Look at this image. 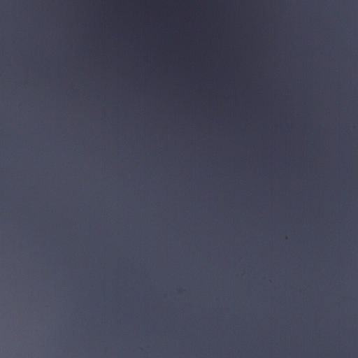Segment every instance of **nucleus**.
Segmentation results:
<instances>
[{
	"mask_svg": "<svg viewBox=\"0 0 358 358\" xmlns=\"http://www.w3.org/2000/svg\"><path fill=\"white\" fill-rule=\"evenodd\" d=\"M309 226H310V227H312L313 225H312V224H310Z\"/></svg>",
	"mask_w": 358,
	"mask_h": 358,
	"instance_id": "11",
	"label": "nucleus"
},
{
	"mask_svg": "<svg viewBox=\"0 0 358 358\" xmlns=\"http://www.w3.org/2000/svg\"><path fill=\"white\" fill-rule=\"evenodd\" d=\"M334 223L333 222H329V224H333Z\"/></svg>",
	"mask_w": 358,
	"mask_h": 358,
	"instance_id": "2",
	"label": "nucleus"
},
{
	"mask_svg": "<svg viewBox=\"0 0 358 358\" xmlns=\"http://www.w3.org/2000/svg\"><path fill=\"white\" fill-rule=\"evenodd\" d=\"M250 227H252L253 225H252V224H250Z\"/></svg>",
	"mask_w": 358,
	"mask_h": 358,
	"instance_id": "10",
	"label": "nucleus"
},
{
	"mask_svg": "<svg viewBox=\"0 0 358 358\" xmlns=\"http://www.w3.org/2000/svg\"><path fill=\"white\" fill-rule=\"evenodd\" d=\"M294 224H297L298 223H297V222H295Z\"/></svg>",
	"mask_w": 358,
	"mask_h": 358,
	"instance_id": "5",
	"label": "nucleus"
},
{
	"mask_svg": "<svg viewBox=\"0 0 358 358\" xmlns=\"http://www.w3.org/2000/svg\"><path fill=\"white\" fill-rule=\"evenodd\" d=\"M334 223L333 222H329V224H333Z\"/></svg>",
	"mask_w": 358,
	"mask_h": 358,
	"instance_id": "1",
	"label": "nucleus"
},
{
	"mask_svg": "<svg viewBox=\"0 0 358 358\" xmlns=\"http://www.w3.org/2000/svg\"><path fill=\"white\" fill-rule=\"evenodd\" d=\"M137 226H138V227H140L141 225H140V224H138Z\"/></svg>",
	"mask_w": 358,
	"mask_h": 358,
	"instance_id": "8",
	"label": "nucleus"
},
{
	"mask_svg": "<svg viewBox=\"0 0 358 358\" xmlns=\"http://www.w3.org/2000/svg\"><path fill=\"white\" fill-rule=\"evenodd\" d=\"M277 224H280V222H278Z\"/></svg>",
	"mask_w": 358,
	"mask_h": 358,
	"instance_id": "4",
	"label": "nucleus"
},
{
	"mask_svg": "<svg viewBox=\"0 0 358 358\" xmlns=\"http://www.w3.org/2000/svg\"><path fill=\"white\" fill-rule=\"evenodd\" d=\"M328 226H329V227H331V224H329Z\"/></svg>",
	"mask_w": 358,
	"mask_h": 358,
	"instance_id": "12",
	"label": "nucleus"
},
{
	"mask_svg": "<svg viewBox=\"0 0 358 358\" xmlns=\"http://www.w3.org/2000/svg\"><path fill=\"white\" fill-rule=\"evenodd\" d=\"M338 224H341L342 223H341V222H339Z\"/></svg>",
	"mask_w": 358,
	"mask_h": 358,
	"instance_id": "6",
	"label": "nucleus"
},
{
	"mask_svg": "<svg viewBox=\"0 0 358 358\" xmlns=\"http://www.w3.org/2000/svg\"><path fill=\"white\" fill-rule=\"evenodd\" d=\"M169 227H171L172 225H171V224H169Z\"/></svg>",
	"mask_w": 358,
	"mask_h": 358,
	"instance_id": "9",
	"label": "nucleus"
},
{
	"mask_svg": "<svg viewBox=\"0 0 358 358\" xmlns=\"http://www.w3.org/2000/svg\"><path fill=\"white\" fill-rule=\"evenodd\" d=\"M249 224H252V222H250Z\"/></svg>",
	"mask_w": 358,
	"mask_h": 358,
	"instance_id": "3",
	"label": "nucleus"
},
{
	"mask_svg": "<svg viewBox=\"0 0 358 358\" xmlns=\"http://www.w3.org/2000/svg\"><path fill=\"white\" fill-rule=\"evenodd\" d=\"M102 226H103V227H105L106 225H105V224H103Z\"/></svg>",
	"mask_w": 358,
	"mask_h": 358,
	"instance_id": "7",
	"label": "nucleus"
}]
</instances>
